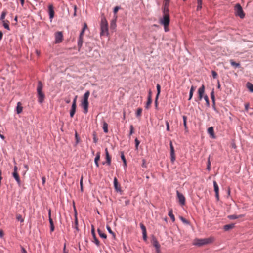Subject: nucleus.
Returning <instances> with one entry per match:
<instances>
[{
  "label": "nucleus",
  "mask_w": 253,
  "mask_h": 253,
  "mask_svg": "<svg viewBox=\"0 0 253 253\" xmlns=\"http://www.w3.org/2000/svg\"><path fill=\"white\" fill-rule=\"evenodd\" d=\"M202 5V0H197V10L201 9Z\"/></svg>",
  "instance_id": "36"
},
{
  "label": "nucleus",
  "mask_w": 253,
  "mask_h": 253,
  "mask_svg": "<svg viewBox=\"0 0 253 253\" xmlns=\"http://www.w3.org/2000/svg\"><path fill=\"white\" fill-rule=\"evenodd\" d=\"M98 232L99 235L100 236V237L104 238V239H106L107 238V236H106V234L103 233L101 230L98 229Z\"/></svg>",
  "instance_id": "35"
},
{
  "label": "nucleus",
  "mask_w": 253,
  "mask_h": 253,
  "mask_svg": "<svg viewBox=\"0 0 253 253\" xmlns=\"http://www.w3.org/2000/svg\"><path fill=\"white\" fill-rule=\"evenodd\" d=\"M83 177H82L80 179V187H82V186H83Z\"/></svg>",
  "instance_id": "62"
},
{
  "label": "nucleus",
  "mask_w": 253,
  "mask_h": 253,
  "mask_svg": "<svg viewBox=\"0 0 253 253\" xmlns=\"http://www.w3.org/2000/svg\"><path fill=\"white\" fill-rule=\"evenodd\" d=\"M142 109L141 108H139L137 109L136 112V116L137 118H139L141 116L142 113Z\"/></svg>",
  "instance_id": "39"
},
{
  "label": "nucleus",
  "mask_w": 253,
  "mask_h": 253,
  "mask_svg": "<svg viewBox=\"0 0 253 253\" xmlns=\"http://www.w3.org/2000/svg\"><path fill=\"white\" fill-rule=\"evenodd\" d=\"M12 176L16 181L19 186L21 185V181L18 173L13 172Z\"/></svg>",
  "instance_id": "20"
},
{
  "label": "nucleus",
  "mask_w": 253,
  "mask_h": 253,
  "mask_svg": "<svg viewBox=\"0 0 253 253\" xmlns=\"http://www.w3.org/2000/svg\"><path fill=\"white\" fill-rule=\"evenodd\" d=\"M183 120V125L185 129H187V126L186 124L187 121V117L186 116H182Z\"/></svg>",
  "instance_id": "41"
},
{
  "label": "nucleus",
  "mask_w": 253,
  "mask_h": 253,
  "mask_svg": "<svg viewBox=\"0 0 253 253\" xmlns=\"http://www.w3.org/2000/svg\"><path fill=\"white\" fill-rule=\"evenodd\" d=\"M55 42L56 43H60L62 41L63 34L61 32H57L55 33Z\"/></svg>",
  "instance_id": "12"
},
{
  "label": "nucleus",
  "mask_w": 253,
  "mask_h": 253,
  "mask_svg": "<svg viewBox=\"0 0 253 253\" xmlns=\"http://www.w3.org/2000/svg\"><path fill=\"white\" fill-rule=\"evenodd\" d=\"M170 19L169 13L164 14L163 17L160 20V23L164 27H168L169 24Z\"/></svg>",
  "instance_id": "7"
},
{
  "label": "nucleus",
  "mask_w": 253,
  "mask_h": 253,
  "mask_svg": "<svg viewBox=\"0 0 253 253\" xmlns=\"http://www.w3.org/2000/svg\"><path fill=\"white\" fill-rule=\"evenodd\" d=\"M179 219L180 220L185 224L186 225H190V222L187 220H186L185 218L183 217L182 216H180Z\"/></svg>",
  "instance_id": "37"
},
{
  "label": "nucleus",
  "mask_w": 253,
  "mask_h": 253,
  "mask_svg": "<svg viewBox=\"0 0 253 253\" xmlns=\"http://www.w3.org/2000/svg\"><path fill=\"white\" fill-rule=\"evenodd\" d=\"M213 241V238L212 237L205 239H196L194 243V245L198 246H201L206 244H209L210 243L212 242Z\"/></svg>",
  "instance_id": "5"
},
{
  "label": "nucleus",
  "mask_w": 253,
  "mask_h": 253,
  "mask_svg": "<svg viewBox=\"0 0 253 253\" xmlns=\"http://www.w3.org/2000/svg\"><path fill=\"white\" fill-rule=\"evenodd\" d=\"M87 24L85 23H84V27L80 33V35H79L80 36L83 37L84 31L87 29Z\"/></svg>",
  "instance_id": "28"
},
{
  "label": "nucleus",
  "mask_w": 253,
  "mask_h": 253,
  "mask_svg": "<svg viewBox=\"0 0 253 253\" xmlns=\"http://www.w3.org/2000/svg\"><path fill=\"white\" fill-rule=\"evenodd\" d=\"M169 145H170V154L171 161L172 162H174L175 160V154H174V147L172 145V142L171 141H170Z\"/></svg>",
  "instance_id": "11"
},
{
  "label": "nucleus",
  "mask_w": 253,
  "mask_h": 253,
  "mask_svg": "<svg viewBox=\"0 0 253 253\" xmlns=\"http://www.w3.org/2000/svg\"><path fill=\"white\" fill-rule=\"evenodd\" d=\"M106 228H107V231H108V232H109L110 234H112V235L113 236V237H115V234L114 233V232H113L112 231V230H111V229L110 227V226H107Z\"/></svg>",
  "instance_id": "44"
},
{
  "label": "nucleus",
  "mask_w": 253,
  "mask_h": 253,
  "mask_svg": "<svg viewBox=\"0 0 253 253\" xmlns=\"http://www.w3.org/2000/svg\"><path fill=\"white\" fill-rule=\"evenodd\" d=\"M43 85L41 81H39L37 88L38 100L40 103H42L44 100L45 95L42 92Z\"/></svg>",
  "instance_id": "2"
},
{
  "label": "nucleus",
  "mask_w": 253,
  "mask_h": 253,
  "mask_svg": "<svg viewBox=\"0 0 253 253\" xmlns=\"http://www.w3.org/2000/svg\"><path fill=\"white\" fill-rule=\"evenodd\" d=\"M210 155L209 156L208 158V162H207V169L208 171L211 170V161H210Z\"/></svg>",
  "instance_id": "40"
},
{
  "label": "nucleus",
  "mask_w": 253,
  "mask_h": 253,
  "mask_svg": "<svg viewBox=\"0 0 253 253\" xmlns=\"http://www.w3.org/2000/svg\"><path fill=\"white\" fill-rule=\"evenodd\" d=\"M140 227L142 230V233H146V227L143 223H141L140 224Z\"/></svg>",
  "instance_id": "43"
},
{
  "label": "nucleus",
  "mask_w": 253,
  "mask_h": 253,
  "mask_svg": "<svg viewBox=\"0 0 253 253\" xmlns=\"http://www.w3.org/2000/svg\"><path fill=\"white\" fill-rule=\"evenodd\" d=\"M83 42V37L80 36L79 37L78 40V46L79 47V50L81 48Z\"/></svg>",
  "instance_id": "25"
},
{
  "label": "nucleus",
  "mask_w": 253,
  "mask_h": 253,
  "mask_svg": "<svg viewBox=\"0 0 253 253\" xmlns=\"http://www.w3.org/2000/svg\"><path fill=\"white\" fill-rule=\"evenodd\" d=\"M211 74H212V77H213V78L214 79L217 78V73L215 71H211Z\"/></svg>",
  "instance_id": "49"
},
{
  "label": "nucleus",
  "mask_w": 253,
  "mask_h": 253,
  "mask_svg": "<svg viewBox=\"0 0 253 253\" xmlns=\"http://www.w3.org/2000/svg\"><path fill=\"white\" fill-rule=\"evenodd\" d=\"M49 223H50V229L51 232H53L54 230V226L53 224V221L51 218H50L49 219Z\"/></svg>",
  "instance_id": "33"
},
{
  "label": "nucleus",
  "mask_w": 253,
  "mask_h": 253,
  "mask_svg": "<svg viewBox=\"0 0 253 253\" xmlns=\"http://www.w3.org/2000/svg\"><path fill=\"white\" fill-rule=\"evenodd\" d=\"M230 62L231 65L235 68H239L240 66V63H236L235 61H234L233 60H231Z\"/></svg>",
  "instance_id": "31"
},
{
  "label": "nucleus",
  "mask_w": 253,
  "mask_h": 253,
  "mask_svg": "<svg viewBox=\"0 0 253 253\" xmlns=\"http://www.w3.org/2000/svg\"><path fill=\"white\" fill-rule=\"evenodd\" d=\"M23 107L21 106V103L18 102L17 104L16 112L18 114L21 113L22 112Z\"/></svg>",
  "instance_id": "22"
},
{
  "label": "nucleus",
  "mask_w": 253,
  "mask_h": 253,
  "mask_svg": "<svg viewBox=\"0 0 253 253\" xmlns=\"http://www.w3.org/2000/svg\"><path fill=\"white\" fill-rule=\"evenodd\" d=\"M213 187H214V190L215 193V197L217 200L219 199V187L218 186V184L217 182L215 181H213Z\"/></svg>",
  "instance_id": "14"
},
{
  "label": "nucleus",
  "mask_w": 253,
  "mask_h": 253,
  "mask_svg": "<svg viewBox=\"0 0 253 253\" xmlns=\"http://www.w3.org/2000/svg\"><path fill=\"white\" fill-rule=\"evenodd\" d=\"M48 12L49 15V18L51 20L54 15V7L52 5H49L48 6Z\"/></svg>",
  "instance_id": "16"
},
{
  "label": "nucleus",
  "mask_w": 253,
  "mask_h": 253,
  "mask_svg": "<svg viewBox=\"0 0 253 253\" xmlns=\"http://www.w3.org/2000/svg\"><path fill=\"white\" fill-rule=\"evenodd\" d=\"M100 159V152H98L94 159L95 165L97 167H99L98 161Z\"/></svg>",
  "instance_id": "24"
},
{
  "label": "nucleus",
  "mask_w": 253,
  "mask_h": 253,
  "mask_svg": "<svg viewBox=\"0 0 253 253\" xmlns=\"http://www.w3.org/2000/svg\"><path fill=\"white\" fill-rule=\"evenodd\" d=\"M207 131H208V133H209V134L210 135L211 138H213V139L215 138L216 137L214 134L213 127L211 126V127H209Z\"/></svg>",
  "instance_id": "18"
},
{
  "label": "nucleus",
  "mask_w": 253,
  "mask_h": 253,
  "mask_svg": "<svg viewBox=\"0 0 253 253\" xmlns=\"http://www.w3.org/2000/svg\"><path fill=\"white\" fill-rule=\"evenodd\" d=\"M211 97L212 100V102L213 104L215 103V96H214V90L213 89L211 92Z\"/></svg>",
  "instance_id": "42"
},
{
  "label": "nucleus",
  "mask_w": 253,
  "mask_h": 253,
  "mask_svg": "<svg viewBox=\"0 0 253 253\" xmlns=\"http://www.w3.org/2000/svg\"><path fill=\"white\" fill-rule=\"evenodd\" d=\"M205 92V86L204 84L198 89V93L199 95V99L200 100H201L203 98H204V100L206 102V105L207 106H209L210 102L209 100L208 97L207 95H205L204 96V93Z\"/></svg>",
  "instance_id": "4"
},
{
  "label": "nucleus",
  "mask_w": 253,
  "mask_h": 253,
  "mask_svg": "<svg viewBox=\"0 0 253 253\" xmlns=\"http://www.w3.org/2000/svg\"><path fill=\"white\" fill-rule=\"evenodd\" d=\"M143 238L144 240L146 241L147 240V232L142 233Z\"/></svg>",
  "instance_id": "54"
},
{
  "label": "nucleus",
  "mask_w": 253,
  "mask_h": 253,
  "mask_svg": "<svg viewBox=\"0 0 253 253\" xmlns=\"http://www.w3.org/2000/svg\"><path fill=\"white\" fill-rule=\"evenodd\" d=\"M235 14L236 16H239L240 18L243 19L245 17V13L243 10L241 5L237 3L235 6Z\"/></svg>",
  "instance_id": "6"
},
{
  "label": "nucleus",
  "mask_w": 253,
  "mask_h": 253,
  "mask_svg": "<svg viewBox=\"0 0 253 253\" xmlns=\"http://www.w3.org/2000/svg\"><path fill=\"white\" fill-rule=\"evenodd\" d=\"M113 184H114V188H115V190L117 192H121V187H120V185H119V184L118 183V180L116 177H114V178Z\"/></svg>",
  "instance_id": "15"
},
{
  "label": "nucleus",
  "mask_w": 253,
  "mask_h": 253,
  "mask_svg": "<svg viewBox=\"0 0 253 253\" xmlns=\"http://www.w3.org/2000/svg\"><path fill=\"white\" fill-rule=\"evenodd\" d=\"M168 215L170 217L171 220L173 222H174L175 221V217H174V215L173 214L172 210L171 209L169 211Z\"/></svg>",
  "instance_id": "27"
},
{
  "label": "nucleus",
  "mask_w": 253,
  "mask_h": 253,
  "mask_svg": "<svg viewBox=\"0 0 253 253\" xmlns=\"http://www.w3.org/2000/svg\"><path fill=\"white\" fill-rule=\"evenodd\" d=\"M153 244L157 250V253H160V244H159L158 241L156 239H155V238L153 239Z\"/></svg>",
  "instance_id": "19"
},
{
  "label": "nucleus",
  "mask_w": 253,
  "mask_h": 253,
  "mask_svg": "<svg viewBox=\"0 0 253 253\" xmlns=\"http://www.w3.org/2000/svg\"><path fill=\"white\" fill-rule=\"evenodd\" d=\"M135 148L136 150L138 148V146L140 144V141L138 140L137 138H135Z\"/></svg>",
  "instance_id": "46"
},
{
  "label": "nucleus",
  "mask_w": 253,
  "mask_h": 253,
  "mask_svg": "<svg viewBox=\"0 0 253 253\" xmlns=\"http://www.w3.org/2000/svg\"><path fill=\"white\" fill-rule=\"evenodd\" d=\"M166 129L168 131H169V125L168 121L166 122Z\"/></svg>",
  "instance_id": "52"
},
{
  "label": "nucleus",
  "mask_w": 253,
  "mask_h": 253,
  "mask_svg": "<svg viewBox=\"0 0 253 253\" xmlns=\"http://www.w3.org/2000/svg\"><path fill=\"white\" fill-rule=\"evenodd\" d=\"M156 88H157V94H156V97H155V106L156 108H157L158 106V100L160 92H161V86H160V85L159 84H157V86H156Z\"/></svg>",
  "instance_id": "10"
},
{
  "label": "nucleus",
  "mask_w": 253,
  "mask_h": 253,
  "mask_svg": "<svg viewBox=\"0 0 253 253\" xmlns=\"http://www.w3.org/2000/svg\"><path fill=\"white\" fill-rule=\"evenodd\" d=\"M105 155H106V163L108 166L111 165V158L109 155L108 149L107 148L105 149Z\"/></svg>",
  "instance_id": "17"
},
{
  "label": "nucleus",
  "mask_w": 253,
  "mask_h": 253,
  "mask_svg": "<svg viewBox=\"0 0 253 253\" xmlns=\"http://www.w3.org/2000/svg\"><path fill=\"white\" fill-rule=\"evenodd\" d=\"M3 36V33L1 31H0V41L1 40Z\"/></svg>",
  "instance_id": "63"
},
{
  "label": "nucleus",
  "mask_w": 253,
  "mask_h": 253,
  "mask_svg": "<svg viewBox=\"0 0 253 253\" xmlns=\"http://www.w3.org/2000/svg\"><path fill=\"white\" fill-rule=\"evenodd\" d=\"M142 161H143V163H142V167L146 168V164H145V160L144 159H143L142 160Z\"/></svg>",
  "instance_id": "59"
},
{
  "label": "nucleus",
  "mask_w": 253,
  "mask_h": 253,
  "mask_svg": "<svg viewBox=\"0 0 253 253\" xmlns=\"http://www.w3.org/2000/svg\"><path fill=\"white\" fill-rule=\"evenodd\" d=\"M91 234L93 236L94 241L93 242L96 244V245L98 247L100 245V242L99 240L97 239V238L96 237L95 233V229L94 228V226L92 225L91 226Z\"/></svg>",
  "instance_id": "13"
},
{
  "label": "nucleus",
  "mask_w": 253,
  "mask_h": 253,
  "mask_svg": "<svg viewBox=\"0 0 253 253\" xmlns=\"http://www.w3.org/2000/svg\"><path fill=\"white\" fill-rule=\"evenodd\" d=\"M6 14H7V12H6V10H3L1 14L0 15V20L1 21L5 20V16H6Z\"/></svg>",
  "instance_id": "30"
},
{
  "label": "nucleus",
  "mask_w": 253,
  "mask_h": 253,
  "mask_svg": "<svg viewBox=\"0 0 253 253\" xmlns=\"http://www.w3.org/2000/svg\"><path fill=\"white\" fill-rule=\"evenodd\" d=\"M176 195L180 205H184L185 204V198L184 195L178 191H176Z\"/></svg>",
  "instance_id": "9"
},
{
  "label": "nucleus",
  "mask_w": 253,
  "mask_h": 253,
  "mask_svg": "<svg viewBox=\"0 0 253 253\" xmlns=\"http://www.w3.org/2000/svg\"><path fill=\"white\" fill-rule=\"evenodd\" d=\"M14 163H15V165L14 167V171H13V172L18 173L17 172L18 168H17V166L16 165V162L15 161H14Z\"/></svg>",
  "instance_id": "53"
},
{
  "label": "nucleus",
  "mask_w": 253,
  "mask_h": 253,
  "mask_svg": "<svg viewBox=\"0 0 253 253\" xmlns=\"http://www.w3.org/2000/svg\"><path fill=\"white\" fill-rule=\"evenodd\" d=\"M133 133H134V127H133V126L131 125L130 126L129 135H132Z\"/></svg>",
  "instance_id": "48"
},
{
  "label": "nucleus",
  "mask_w": 253,
  "mask_h": 253,
  "mask_svg": "<svg viewBox=\"0 0 253 253\" xmlns=\"http://www.w3.org/2000/svg\"><path fill=\"white\" fill-rule=\"evenodd\" d=\"M2 25L4 27L5 29L7 30L8 31H10V29L9 27V21L5 20L3 21H2Z\"/></svg>",
  "instance_id": "21"
},
{
  "label": "nucleus",
  "mask_w": 253,
  "mask_h": 253,
  "mask_svg": "<svg viewBox=\"0 0 253 253\" xmlns=\"http://www.w3.org/2000/svg\"><path fill=\"white\" fill-rule=\"evenodd\" d=\"M48 214L49 217V220L50 219V218H51V210L49 209L48 210Z\"/></svg>",
  "instance_id": "60"
},
{
  "label": "nucleus",
  "mask_w": 253,
  "mask_h": 253,
  "mask_svg": "<svg viewBox=\"0 0 253 253\" xmlns=\"http://www.w3.org/2000/svg\"><path fill=\"white\" fill-rule=\"evenodd\" d=\"M16 219L17 220L20 221V222H21V223L24 222V219L22 218V216L20 214L17 215L16 216Z\"/></svg>",
  "instance_id": "45"
},
{
  "label": "nucleus",
  "mask_w": 253,
  "mask_h": 253,
  "mask_svg": "<svg viewBox=\"0 0 253 253\" xmlns=\"http://www.w3.org/2000/svg\"><path fill=\"white\" fill-rule=\"evenodd\" d=\"M247 87L251 92H253V84H252L248 82L247 83Z\"/></svg>",
  "instance_id": "34"
},
{
  "label": "nucleus",
  "mask_w": 253,
  "mask_h": 253,
  "mask_svg": "<svg viewBox=\"0 0 253 253\" xmlns=\"http://www.w3.org/2000/svg\"><path fill=\"white\" fill-rule=\"evenodd\" d=\"M77 97V96H76L75 97V98L74 99L73 102H72L71 109L70 111V116L71 118H72L74 116V115L76 112Z\"/></svg>",
  "instance_id": "8"
},
{
  "label": "nucleus",
  "mask_w": 253,
  "mask_h": 253,
  "mask_svg": "<svg viewBox=\"0 0 253 253\" xmlns=\"http://www.w3.org/2000/svg\"><path fill=\"white\" fill-rule=\"evenodd\" d=\"M100 30L101 32L100 35L101 36L109 35L108 32V22L104 17L101 18L100 23Z\"/></svg>",
  "instance_id": "1"
},
{
  "label": "nucleus",
  "mask_w": 253,
  "mask_h": 253,
  "mask_svg": "<svg viewBox=\"0 0 253 253\" xmlns=\"http://www.w3.org/2000/svg\"><path fill=\"white\" fill-rule=\"evenodd\" d=\"M148 97H150V99H152V91L150 90L149 91Z\"/></svg>",
  "instance_id": "56"
},
{
  "label": "nucleus",
  "mask_w": 253,
  "mask_h": 253,
  "mask_svg": "<svg viewBox=\"0 0 253 253\" xmlns=\"http://www.w3.org/2000/svg\"><path fill=\"white\" fill-rule=\"evenodd\" d=\"M90 95V92L87 90L86 91L84 95L83 99L81 103V106L84 109L83 112L84 114H86L88 112V97Z\"/></svg>",
  "instance_id": "3"
},
{
  "label": "nucleus",
  "mask_w": 253,
  "mask_h": 253,
  "mask_svg": "<svg viewBox=\"0 0 253 253\" xmlns=\"http://www.w3.org/2000/svg\"><path fill=\"white\" fill-rule=\"evenodd\" d=\"M169 0H165V5H168L169 3Z\"/></svg>",
  "instance_id": "61"
},
{
  "label": "nucleus",
  "mask_w": 253,
  "mask_h": 253,
  "mask_svg": "<svg viewBox=\"0 0 253 253\" xmlns=\"http://www.w3.org/2000/svg\"><path fill=\"white\" fill-rule=\"evenodd\" d=\"M75 224L74 225H73V227L76 230V231H79V228H78V219L77 217V214L75 213Z\"/></svg>",
  "instance_id": "23"
},
{
  "label": "nucleus",
  "mask_w": 253,
  "mask_h": 253,
  "mask_svg": "<svg viewBox=\"0 0 253 253\" xmlns=\"http://www.w3.org/2000/svg\"><path fill=\"white\" fill-rule=\"evenodd\" d=\"M167 5H165V7L164 8L163 10V13L164 14H165L166 13H169V9L168 7H166Z\"/></svg>",
  "instance_id": "50"
},
{
  "label": "nucleus",
  "mask_w": 253,
  "mask_h": 253,
  "mask_svg": "<svg viewBox=\"0 0 253 253\" xmlns=\"http://www.w3.org/2000/svg\"><path fill=\"white\" fill-rule=\"evenodd\" d=\"M244 217V215H239V216H237L236 215H231L228 216V218L230 219H236L238 218H241Z\"/></svg>",
  "instance_id": "29"
},
{
  "label": "nucleus",
  "mask_w": 253,
  "mask_h": 253,
  "mask_svg": "<svg viewBox=\"0 0 253 253\" xmlns=\"http://www.w3.org/2000/svg\"><path fill=\"white\" fill-rule=\"evenodd\" d=\"M121 158L123 162H124L125 160H126V159H125V156H124L123 153H122L121 156Z\"/></svg>",
  "instance_id": "55"
},
{
  "label": "nucleus",
  "mask_w": 253,
  "mask_h": 253,
  "mask_svg": "<svg viewBox=\"0 0 253 253\" xmlns=\"http://www.w3.org/2000/svg\"><path fill=\"white\" fill-rule=\"evenodd\" d=\"M195 90V87L193 86H192L191 87V88H190V92H194Z\"/></svg>",
  "instance_id": "58"
},
{
  "label": "nucleus",
  "mask_w": 253,
  "mask_h": 253,
  "mask_svg": "<svg viewBox=\"0 0 253 253\" xmlns=\"http://www.w3.org/2000/svg\"><path fill=\"white\" fill-rule=\"evenodd\" d=\"M42 183L43 185L44 184L45 182V180H46V178L45 177H42Z\"/></svg>",
  "instance_id": "57"
},
{
  "label": "nucleus",
  "mask_w": 253,
  "mask_h": 253,
  "mask_svg": "<svg viewBox=\"0 0 253 253\" xmlns=\"http://www.w3.org/2000/svg\"><path fill=\"white\" fill-rule=\"evenodd\" d=\"M152 99H150V97H147V101L146 104L145 108L148 109L149 108L150 105L152 103Z\"/></svg>",
  "instance_id": "32"
},
{
  "label": "nucleus",
  "mask_w": 253,
  "mask_h": 253,
  "mask_svg": "<svg viewBox=\"0 0 253 253\" xmlns=\"http://www.w3.org/2000/svg\"><path fill=\"white\" fill-rule=\"evenodd\" d=\"M119 9H120V7H119V6L115 7L114 8V10H113L114 13L115 14H116Z\"/></svg>",
  "instance_id": "51"
},
{
  "label": "nucleus",
  "mask_w": 253,
  "mask_h": 253,
  "mask_svg": "<svg viewBox=\"0 0 253 253\" xmlns=\"http://www.w3.org/2000/svg\"><path fill=\"white\" fill-rule=\"evenodd\" d=\"M103 129L105 133H107L108 130V124L106 122H104L103 124Z\"/></svg>",
  "instance_id": "38"
},
{
  "label": "nucleus",
  "mask_w": 253,
  "mask_h": 253,
  "mask_svg": "<svg viewBox=\"0 0 253 253\" xmlns=\"http://www.w3.org/2000/svg\"><path fill=\"white\" fill-rule=\"evenodd\" d=\"M75 137L77 139V141H78V139H79V137H78V135L77 133H75Z\"/></svg>",
  "instance_id": "64"
},
{
  "label": "nucleus",
  "mask_w": 253,
  "mask_h": 253,
  "mask_svg": "<svg viewBox=\"0 0 253 253\" xmlns=\"http://www.w3.org/2000/svg\"><path fill=\"white\" fill-rule=\"evenodd\" d=\"M234 227V224H227V225H225L224 226L223 229L225 231H228L229 229H231L233 228Z\"/></svg>",
  "instance_id": "26"
},
{
  "label": "nucleus",
  "mask_w": 253,
  "mask_h": 253,
  "mask_svg": "<svg viewBox=\"0 0 253 253\" xmlns=\"http://www.w3.org/2000/svg\"><path fill=\"white\" fill-rule=\"evenodd\" d=\"M93 142L95 143H96L98 142V138L96 136L95 133H93Z\"/></svg>",
  "instance_id": "47"
}]
</instances>
